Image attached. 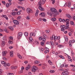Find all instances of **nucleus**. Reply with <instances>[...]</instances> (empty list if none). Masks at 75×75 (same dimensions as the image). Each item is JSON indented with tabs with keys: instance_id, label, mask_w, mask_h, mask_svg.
<instances>
[{
	"instance_id": "412c9836",
	"label": "nucleus",
	"mask_w": 75,
	"mask_h": 75,
	"mask_svg": "<svg viewBox=\"0 0 75 75\" xmlns=\"http://www.w3.org/2000/svg\"><path fill=\"white\" fill-rule=\"evenodd\" d=\"M59 57L60 58H62V59H65V58L62 55H59Z\"/></svg>"
},
{
	"instance_id": "bb28decb",
	"label": "nucleus",
	"mask_w": 75,
	"mask_h": 75,
	"mask_svg": "<svg viewBox=\"0 0 75 75\" xmlns=\"http://www.w3.org/2000/svg\"><path fill=\"white\" fill-rule=\"evenodd\" d=\"M18 58L20 59H21V58H22V56H21L20 54H18Z\"/></svg>"
},
{
	"instance_id": "9b49d317",
	"label": "nucleus",
	"mask_w": 75,
	"mask_h": 75,
	"mask_svg": "<svg viewBox=\"0 0 75 75\" xmlns=\"http://www.w3.org/2000/svg\"><path fill=\"white\" fill-rule=\"evenodd\" d=\"M13 22L15 24H16V25H18L19 24V22L17 20H13Z\"/></svg>"
},
{
	"instance_id": "dca6fc26",
	"label": "nucleus",
	"mask_w": 75,
	"mask_h": 75,
	"mask_svg": "<svg viewBox=\"0 0 75 75\" xmlns=\"http://www.w3.org/2000/svg\"><path fill=\"white\" fill-rule=\"evenodd\" d=\"M66 16L68 18H71V16L69 14H66Z\"/></svg>"
},
{
	"instance_id": "f704fd0d",
	"label": "nucleus",
	"mask_w": 75,
	"mask_h": 75,
	"mask_svg": "<svg viewBox=\"0 0 75 75\" xmlns=\"http://www.w3.org/2000/svg\"><path fill=\"white\" fill-rule=\"evenodd\" d=\"M42 40L43 41L45 42V40H46V38H42Z\"/></svg>"
},
{
	"instance_id": "338daca9",
	"label": "nucleus",
	"mask_w": 75,
	"mask_h": 75,
	"mask_svg": "<svg viewBox=\"0 0 75 75\" xmlns=\"http://www.w3.org/2000/svg\"><path fill=\"white\" fill-rule=\"evenodd\" d=\"M21 69L22 71L24 70V67H21Z\"/></svg>"
},
{
	"instance_id": "5fc2aeb1",
	"label": "nucleus",
	"mask_w": 75,
	"mask_h": 75,
	"mask_svg": "<svg viewBox=\"0 0 75 75\" xmlns=\"http://www.w3.org/2000/svg\"><path fill=\"white\" fill-rule=\"evenodd\" d=\"M60 39V37H59V36L57 37V40H59Z\"/></svg>"
},
{
	"instance_id": "473e14b6",
	"label": "nucleus",
	"mask_w": 75,
	"mask_h": 75,
	"mask_svg": "<svg viewBox=\"0 0 75 75\" xmlns=\"http://www.w3.org/2000/svg\"><path fill=\"white\" fill-rule=\"evenodd\" d=\"M68 7H71V2H69L68 4Z\"/></svg>"
},
{
	"instance_id": "20e7f679",
	"label": "nucleus",
	"mask_w": 75,
	"mask_h": 75,
	"mask_svg": "<svg viewBox=\"0 0 75 75\" xmlns=\"http://www.w3.org/2000/svg\"><path fill=\"white\" fill-rule=\"evenodd\" d=\"M37 69H38L37 67L35 66H33V68H32V72H35V71H37Z\"/></svg>"
},
{
	"instance_id": "0eeeda50",
	"label": "nucleus",
	"mask_w": 75,
	"mask_h": 75,
	"mask_svg": "<svg viewBox=\"0 0 75 75\" xmlns=\"http://www.w3.org/2000/svg\"><path fill=\"white\" fill-rule=\"evenodd\" d=\"M27 13H33V11L30 8H28L27 9Z\"/></svg>"
},
{
	"instance_id": "37998d69",
	"label": "nucleus",
	"mask_w": 75,
	"mask_h": 75,
	"mask_svg": "<svg viewBox=\"0 0 75 75\" xmlns=\"http://www.w3.org/2000/svg\"><path fill=\"white\" fill-rule=\"evenodd\" d=\"M23 72V70H21L18 71L19 74H21Z\"/></svg>"
},
{
	"instance_id": "09e8293b",
	"label": "nucleus",
	"mask_w": 75,
	"mask_h": 75,
	"mask_svg": "<svg viewBox=\"0 0 75 75\" xmlns=\"http://www.w3.org/2000/svg\"><path fill=\"white\" fill-rule=\"evenodd\" d=\"M30 17L28 16H27L26 17V19H27V20H30Z\"/></svg>"
},
{
	"instance_id": "864d4df0",
	"label": "nucleus",
	"mask_w": 75,
	"mask_h": 75,
	"mask_svg": "<svg viewBox=\"0 0 75 75\" xmlns=\"http://www.w3.org/2000/svg\"><path fill=\"white\" fill-rule=\"evenodd\" d=\"M8 75H14L13 73H8Z\"/></svg>"
},
{
	"instance_id": "a19ab883",
	"label": "nucleus",
	"mask_w": 75,
	"mask_h": 75,
	"mask_svg": "<svg viewBox=\"0 0 75 75\" xmlns=\"http://www.w3.org/2000/svg\"><path fill=\"white\" fill-rule=\"evenodd\" d=\"M16 12H13L11 14H12L13 16H15V15H16Z\"/></svg>"
},
{
	"instance_id": "4c0bfd02",
	"label": "nucleus",
	"mask_w": 75,
	"mask_h": 75,
	"mask_svg": "<svg viewBox=\"0 0 75 75\" xmlns=\"http://www.w3.org/2000/svg\"><path fill=\"white\" fill-rule=\"evenodd\" d=\"M35 43H36L38 45L39 44V42H38V40H35Z\"/></svg>"
},
{
	"instance_id": "8fccbe9b",
	"label": "nucleus",
	"mask_w": 75,
	"mask_h": 75,
	"mask_svg": "<svg viewBox=\"0 0 75 75\" xmlns=\"http://www.w3.org/2000/svg\"><path fill=\"white\" fill-rule=\"evenodd\" d=\"M65 54H66V55H67V57L68 59H71V57H70V56H69V55H67V54L66 53H65Z\"/></svg>"
},
{
	"instance_id": "680f3d73",
	"label": "nucleus",
	"mask_w": 75,
	"mask_h": 75,
	"mask_svg": "<svg viewBox=\"0 0 75 75\" xmlns=\"http://www.w3.org/2000/svg\"><path fill=\"white\" fill-rule=\"evenodd\" d=\"M68 61H71V62H72V60L71 59H68Z\"/></svg>"
},
{
	"instance_id": "58836bf2",
	"label": "nucleus",
	"mask_w": 75,
	"mask_h": 75,
	"mask_svg": "<svg viewBox=\"0 0 75 75\" xmlns=\"http://www.w3.org/2000/svg\"><path fill=\"white\" fill-rule=\"evenodd\" d=\"M57 36H55L54 35V41H56V40H57Z\"/></svg>"
},
{
	"instance_id": "f03ea898",
	"label": "nucleus",
	"mask_w": 75,
	"mask_h": 75,
	"mask_svg": "<svg viewBox=\"0 0 75 75\" xmlns=\"http://www.w3.org/2000/svg\"><path fill=\"white\" fill-rule=\"evenodd\" d=\"M50 11L52 12H53L54 13L55 15H58L59 14V12L57 11V10L54 8H50Z\"/></svg>"
},
{
	"instance_id": "79ce46f5",
	"label": "nucleus",
	"mask_w": 75,
	"mask_h": 75,
	"mask_svg": "<svg viewBox=\"0 0 75 75\" xmlns=\"http://www.w3.org/2000/svg\"><path fill=\"white\" fill-rule=\"evenodd\" d=\"M11 69H15V67L14 66H12L11 67Z\"/></svg>"
},
{
	"instance_id": "f3484780",
	"label": "nucleus",
	"mask_w": 75,
	"mask_h": 75,
	"mask_svg": "<svg viewBox=\"0 0 75 75\" xmlns=\"http://www.w3.org/2000/svg\"><path fill=\"white\" fill-rule=\"evenodd\" d=\"M10 56L11 57H13V51H12L10 52Z\"/></svg>"
},
{
	"instance_id": "4be33fe9",
	"label": "nucleus",
	"mask_w": 75,
	"mask_h": 75,
	"mask_svg": "<svg viewBox=\"0 0 75 75\" xmlns=\"http://www.w3.org/2000/svg\"><path fill=\"white\" fill-rule=\"evenodd\" d=\"M5 45V42L2 41L1 43V45L2 47H4Z\"/></svg>"
},
{
	"instance_id": "f257e3e1",
	"label": "nucleus",
	"mask_w": 75,
	"mask_h": 75,
	"mask_svg": "<svg viewBox=\"0 0 75 75\" xmlns=\"http://www.w3.org/2000/svg\"><path fill=\"white\" fill-rule=\"evenodd\" d=\"M40 1L38 2L39 8L41 11H44L45 10L44 8L42 7V5L45 4L46 0H40Z\"/></svg>"
},
{
	"instance_id": "b1692460",
	"label": "nucleus",
	"mask_w": 75,
	"mask_h": 75,
	"mask_svg": "<svg viewBox=\"0 0 75 75\" xmlns=\"http://www.w3.org/2000/svg\"><path fill=\"white\" fill-rule=\"evenodd\" d=\"M29 40L30 42H32V41H33V38L31 37H30L29 38Z\"/></svg>"
},
{
	"instance_id": "2eb2a0df",
	"label": "nucleus",
	"mask_w": 75,
	"mask_h": 75,
	"mask_svg": "<svg viewBox=\"0 0 75 75\" xmlns=\"http://www.w3.org/2000/svg\"><path fill=\"white\" fill-rule=\"evenodd\" d=\"M35 33H30V36L32 37V36H35Z\"/></svg>"
},
{
	"instance_id": "774afa93",
	"label": "nucleus",
	"mask_w": 75,
	"mask_h": 75,
	"mask_svg": "<svg viewBox=\"0 0 75 75\" xmlns=\"http://www.w3.org/2000/svg\"><path fill=\"white\" fill-rule=\"evenodd\" d=\"M2 3L3 4H6V2L4 1H2Z\"/></svg>"
},
{
	"instance_id": "69168bd1",
	"label": "nucleus",
	"mask_w": 75,
	"mask_h": 75,
	"mask_svg": "<svg viewBox=\"0 0 75 75\" xmlns=\"http://www.w3.org/2000/svg\"><path fill=\"white\" fill-rule=\"evenodd\" d=\"M17 8H21V6H17Z\"/></svg>"
},
{
	"instance_id": "49530a36",
	"label": "nucleus",
	"mask_w": 75,
	"mask_h": 75,
	"mask_svg": "<svg viewBox=\"0 0 75 75\" xmlns=\"http://www.w3.org/2000/svg\"><path fill=\"white\" fill-rule=\"evenodd\" d=\"M50 73H54L55 72V71L54 70H50Z\"/></svg>"
},
{
	"instance_id": "cd10ccee",
	"label": "nucleus",
	"mask_w": 75,
	"mask_h": 75,
	"mask_svg": "<svg viewBox=\"0 0 75 75\" xmlns=\"http://www.w3.org/2000/svg\"><path fill=\"white\" fill-rule=\"evenodd\" d=\"M54 35H52V36H51V38H50V39L51 40H52L54 39Z\"/></svg>"
},
{
	"instance_id": "6ab92c4d",
	"label": "nucleus",
	"mask_w": 75,
	"mask_h": 75,
	"mask_svg": "<svg viewBox=\"0 0 75 75\" xmlns=\"http://www.w3.org/2000/svg\"><path fill=\"white\" fill-rule=\"evenodd\" d=\"M64 38H65V40L66 41H68V38L67 36H64Z\"/></svg>"
},
{
	"instance_id": "39448f33",
	"label": "nucleus",
	"mask_w": 75,
	"mask_h": 75,
	"mask_svg": "<svg viewBox=\"0 0 75 75\" xmlns=\"http://www.w3.org/2000/svg\"><path fill=\"white\" fill-rule=\"evenodd\" d=\"M75 40H70L69 42V47H72V43L73 42H75Z\"/></svg>"
},
{
	"instance_id": "7ed1b4c3",
	"label": "nucleus",
	"mask_w": 75,
	"mask_h": 75,
	"mask_svg": "<svg viewBox=\"0 0 75 75\" xmlns=\"http://www.w3.org/2000/svg\"><path fill=\"white\" fill-rule=\"evenodd\" d=\"M69 73L68 72V70L65 69L64 70V72L62 73V75H68Z\"/></svg>"
},
{
	"instance_id": "3c124183",
	"label": "nucleus",
	"mask_w": 75,
	"mask_h": 75,
	"mask_svg": "<svg viewBox=\"0 0 75 75\" xmlns=\"http://www.w3.org/2000/svg\"><path fill=\"white\" fill-rule=\"evenodd\" d=\"M5 63H6V62L4 61H1V64H4Z\"/></svg>"
},
{
	"instance_id": "4468645a",
	"label": "nucleus",
	"mask_w": 75,
	"mask_h": 75,
	"mask_svg": "<svg viewBox=\"0 0 75 75\" xmlns=\"http://www.w3.org/2000/svg\"><path fill=\"white\" fill-rule=\"evenodd\" d=\"M7 54V52L6 51H3L2 52V54L3 56L5 57L6 56V54Z\"/></svg>"
},
{
	"instance_id": "a211bd4d",
	"label": "nucleus",
	"mask_w": 75,
	"mask_h": 75,
	"mask_svg": "<svg viewBox=\"0 0 75 75\" xmlns=\"http://www.w3.org/2000/svg\"><path fill=\"white\" fill-rule=\"evenodd\" d=\"M7 36H4L3 38V40L4 41H6V40H7Z\"/></svg>"
},
{
	"instance_id": "6e6552de",
	"label": "nucleus",
	"mask_w": 75,
	"mask_h": 75,
	"mask_svg": "<svg viewBox=\"0 0 75 75\" xmlns=\"http://www.w3.org/2000/svg\"><path fill=\"white\" fill-rule=\"evenodd\" d=\"M65 25H62L60 26V27L61 28V31H65V29L64 28H65Z\"/></svg>"
},
{
	"instance_id": "7c9ffc66",
	"label": "nucleus",
	"mask_w": 75,
	"mask_h": 75,
	"mask_svg": "<svg viewBox=\"0 0 75 75\" xmlns=\"http://www.w3.org/2000/svg\"><path fill=\"white\" fill-rule=\"evenodd\" d=\"M51 21H56V18H52L51 19Z\"/></svg>"
},
{
	"instance_id": "6e6d98bb",
	"label": "nucleus",
	"mask_w": 75,
	"mask_h": 75,
	"mask_svg": "<svg viewBox=\"0 0 75 75\" xmlns=\"http://www.w3.org/2000/svg\"><path fill=\"white\" fill-rule=\"evenodd\" d=\"M68 64H64V67H66V68H67V67H68Z\"/></svg>"
},
{
	"instance_id": "a18cd8bd",
	"label": "nucleus",
	"mask_w": 75,
	"mask_h": 75,
	"mask_svg": "<svg viewBox=\"0 0 75 75\" xmlns=\"http://www.w3.org/2000/svg\"><path fill=\"white\" fill-rule=\"evenodd\" d=\"M70 24H71V25H73L74 24V23L73 22V21H71L70 22Z\"/></svg>"
},
{
	"instance_id": "2f4dec72",
	"label": "nucleus",
	"mask_w": 75,
	"mask_h": 75,
	"mask_svg": "<svg viewBox=\"0 0 75 75\" xmlns=\"http://www.w3.org/2000/svg\"><path fill=\"white\" fill-rule=\"evenodd\" d=\"M6 7L7 8H8V7H9V4H8V3H7V4H6Z\"/></svg>"
},
{
	"instance_id": "bf43d9fd",
	"label": "nucleus",
	"mask_w": 75,
	"mask_h": 75,
	"mask_svg": "<svg viewBox=\"0 0 75 75\" xmlns=\"http://www.w3.org/2000/svg\"><path fill=\"white\" fill-rule=\"evenodd\" d=\"M21 13L20 12V11H18L17 13V14L18 15H20V13Z\"/></svg>"
},
{
	"instance_id": "0e129e2a",
	"label": "nucleus",
	"mask_w": 75,
	"mask_h": 75,
	"mask_svg": "<svg viewBox=\"0 0 75 75\" xmlns=\"http://www.w3.org/2000/svg\"><path fill=\"white\" fill-rule=\"evenodd\" d=\"M43 21H45V22L46 21H47V20L44 18H43L42 19Z\"/></svg>"
},
{
	"instance_id": "e433bc0d",
	"label": "nucleus",
	"mask_w": 75,
	"mask_h": 75,
	"mask_svg": "<svg viewBox=\"0 0 75 75\" xmlns=\"http://www.w3.org/2000/svg\"><path fill=\"white\" fill-rule=\"evenodd\" d=\"M48 62L49 63L50 65H51L52 64V62L50 60L48 61Z\"/></svg>"
},
{
	"instance_id": "c9c22d12",
	"label": "nucleus",
	"mask_w": 75,
	"mask_h": 75,
	"mask_svg": "<svg viewBox=\"0 0 75 75\" xmlns=\"http://www.w3.org/2000/svg\"><path fill=\"white\" fill-rule=\"evenodd\" d=\"M13 40H9L8 42V43L9 44H13V41H12Z\"/></svg>"
},
{
	"instance_id": "f8f14e48",
	"label": "nucleus",
	"mask_w": 75,
	"mask_h": 75,
	"mask_svg": "<svg viewBox=\"0 0 75 75\" xmlns=\"http://www.w3.org/2000/svg\"><path fill=\"white\" fill-rule=\"evenodd\" d=\"M45 51L44 52V53L45 54H46L47 52H49V49L47 47H46L45 48Z\"/></svg>"
},
{
	"instance_id": "c756f323",
	"label": "nucleus",
	"mask_w": 75,
	"mask_h": 75,
	"mask_svg": "<svg viewBox=\"0 0 75 75\" xmlns=\"http://www.w3.org/2000/svg\"><path fill=\"white\" fill-rule=\"evenodd\" d=\"M9 28L10 29V30H12V31H13V27L11 26H9Z\"/></svg>"
},
{
	"instance_id": "ddd939ff",
	"label": "nucleus",
	"mask_w": 75,
	"mask_h": 75,
	"mask_svg": "<svg viewBox=\"0 0 75 75\" xmlns=\"http://www.w3.org/2000/svg\"><path fill=\"white\" fill-rule=\"evenodd\" d=\"M31 68V66L30 64H28V66L27 67L25 68V69L26 71H28L29 69H30Z\"/></svg>"
},
{
	"instance_id": "c03bdc74",
	"label": "nucleus",
	"mask_w": 75,
	"mask_h": 75,
	"mask_svg": "<svg viewBox=\"0 0 75 75\" xmlns=\"http://www.w3.org/2000/svg\"><path fill=\"white\" fill-rule=\"evenodd\" d=\"M43 37L44 38H47V35H43Z\"/></svg>"
},
{
	"instance_id": "a878e982",
	"label": "nucleus",
	"mask_w": 75,
	"mask_h": 75,
	"mask_svg": "<svg viewBox=\"0 0 75 75\" xmlns=\"http://www.w3.org/2000/svg\"><path fill=\"white\" fill-rule=\"evenodd\" d=\"M24 35H25V36L26 37H27V36H28V32L25 33H24Z\"/></svg>"
},
{
	"instance_id": "13d9d810",
	"label": "nucleus",
	"mask_w": 75,
	"mask_h": 75,
	"mask_svg": "<svg viewBox=\"0 0 75 75\" xmlns=\"http://www.w3.org/2000/svg\"><path fill=\"white\" fill-rule=\"evenodd\" d=\"M50 42L52 45H54V43L53 42H52V41H50Z\"/></svg>"
},
{
	"instance_id": "1a4fd4ad",
	"label": "nucleus",
	"mask_w": 75,
	"mask_h": 75,
	"mask_svg": "<svg viewBox=\"0 0 75 75\" xmlns=\"http://www.w3.org/2000/svg\"><path fill=\"white\" fill-rule=\"evenodd\" d=\"M18 36L17 37L18 39H20V37L23 35V33L20 32L18 34Z\"/></svg>"
},
{
	"instance_id": "de8ad7c7",
	"label": "nucleus",
	"mask_w": 75,
	"mask_h": 75,
	"mask_svg": "<svg viewBox=\"0 0 75 75\" xmlns=\"http://www.w3.org/2000/svg\"><path fill=\"white\" fill-rule=\"evenodd\" d=\"M21 18V16H18L17 18V20H19V19H20Z\"/></svg>"
},
{
	"instance_id": "4d7b16f0",
	"label": "nucleus",
	"mask_w": 75,
	"mask_h": 75,
	"mask_svg": "<svg viewBox=\"0 0 75 75\" xmlns=\"http://www.w3.org/2000/svg\"><path fill=\"white\" fill-rule=\"evenodd\" d=\"M45 32L46 33H49V32H50V30H45Z\"/></svg>"
},
{
	"instance_id": "c85d7f7f",
	"label": "nucleus",
	"mask_w": 75,
	"mask_h": 75,
	"mask_svg": "<svg viewBox=\"0 0 75 75\" xmlns=\"http://www.w3.org/2000/svg\"><path fill=\"white\" fill-rule=\"evenodd\" d=\"M57 47L59 48H62V47H64V46L62 45H59Z\"/></svg>"
},
{
	"instance_id": "9d476101",
	"label": "nucleus",
	"mask_w": 75,
	"mask_h": 75,
	"mask_svg": "<svg viewBox=\"0 0 75 75\" xmlns=\"http://www.w3.org/2000/svg\"><path fill=\"white\" fill-rule=\"evenodd\" d=\"M45 13L44 12L41 13L39 14V16L42 17H45Z\"/></svg>"
},
{
	"instance_id": "ea45409f",
	"label": "nucleus",
	"mask_w": 75,
	"mask_h": 75,
	"mask_svg": "<svg viewBox=\"0 0 75 75\" xmlns=\"http://www.w3.org/2000/svg\"><path fill=\"white\" fill-rule=\"evenodd\" d=\"M63 67H64V64H62L60 66V68H63Z\"/></svg>"
},
{
	"instance_id": "72a5a7b5",
	"label": "nucleus",
	"mask_w": 75,
	"mask_h": 75,
	"mask_svg": "<svg viewBox=\"0 0 75 75\" xmlns=\"http://www.w3.org/2000/svg\"><path fill=\"white\" fill-rule=\"evenodd\" d=\"M2 59H3V60H4V61H7V59L6 58V57H3Z\"/></svg>"
},
{
	"instance_id": "5701e85b",
	"label": "nucleus",
	"mask_w": 75,
	"mask_h": 75,
	"mask_svg": "<svg viewBox=\"0 0 75 75\" xmlns=\"http://www.w3.org/2000/svg\"><path fill=\"white\" fill-rule=\"evenodd\" d=\"M39 12V11H38V10H37L36 11V13L35 14V16L36 17L38 16V14Z\"/></svg>"
},
{
	"instance_id": "e2e57ef3",
	"label": "nucleus",
	"mask_w": 75,
	"mask_h": 75,
	"mask_svg": "<svg viewBox=\"0 0 75 75\" xmlns=\"http://www.w3.org/2000/svg\"><path fill=\"white\" fill-rule=\"evenodd\" d=\"M7 64V66H8V67H9L10 66V64L8 63Z\"/></svg>"
},
{
	"instance_id": "423d86ee",
	"label": "nucleus",
	"mask_w": 75,
	"mask_h": 75,
	"mask_svg": "<svg viewBox=\"0 0 75 75\" xmlns=\"http://www.w3.org/2000/svg\"><path fill=\"white\" fill-rule=\"evenodd\" d=\"M69 22L68 21H67L66 22V27H65H65H64V28L66 30H67V29H68V28H69Z\"/></svg>"
},
{
	"instance_id": "aec40b11",
	"label": "nucleus",
	"mask_w": 75,
	"mask_h": 75,
	"mask_svg": "<svg viewBox=\"0 0 75 75\" xmlns=\"http://www.w3.org/2000/svg\"><path fill=\"white\" fill-rule=\"evenodd\" d=\"M8 39L9 40L13 41V38L12 36H10Z\"/></svg>"
},
{
	"instance_id": "052dcab7",
	"label": "nucleus",
	"mask_w": 75,
	"mask_h": 75,
	"mask_svg": "<svg viewBox=\"0 0 75 75\" xmlns=\"http://www.w3.org/2000/svg\"><path fill=\"white\" fill-rule=\"evenodd\" d=\"M41 45H42V46H43L44 45V43L43 42H42L41 43Z\"/></svg>"
},
{
	"instance_id": "393cba45",
	"label": "nucleus",
	"mask_w": 75,
	"mask_h": 75,
	"mask_svg": "<svg viewBox=\"0 0 75 75\" xmlns=\"http://www.w3.org/2000/svg\"><path fill=\"white\" fill-rule=\"evenodd\" d=\"M35 63L36 64H39V63H40V61L36 60L35 62Z\"/></svg>"
},
{
	"instance_id": "603ef678",
	"label": "nucleus",
	"mask_w": 75,
	"mask_h": 75,
	"mask_svg": "<svg viewBox=\"0 0 75 75\" xmlns=\"http://www.w3.org/2000/svg\"><path fill=\"white\" fill-rule=\"evenodd\" d=\"M4 67H7V64L5 62L4 64Z\"/></svg>"
}]
</instances>
